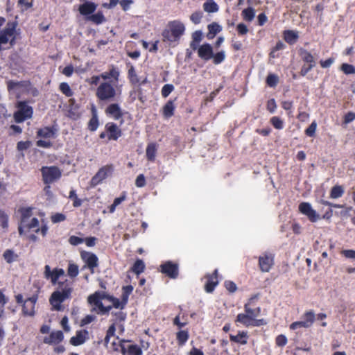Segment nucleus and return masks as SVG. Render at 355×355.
Masks as SVG:
<instances>
[{"label": "nucleus", "mask_w": 355, "mask_h": 355, "mask_svg": "<svg viewBox=\"0 0 355 355\" xmlns=\"http://www.w3.org/2000/svg\"><path fill=\"white\" fill-rule=\"evenodd\" d=\"M37 135H38V136H40L41 137L50 138V137H53V132L50 128L46 127V128L40 129L37 131Z\"/></svg>", "instance_id": "39"}, {"label": "nucleus", "mask_w": 355, "mask_h": 355, "mask_svg": "<svg viewBox=\"0 0 355 355\" xmlns=\"http://www.w3.org/2000/svg\"><path fill=\"white\" fill-rule=\"evenodd\" d=\"M88 338V331L86 330L78 331L76 336L71 338L70 343L71 345L77 346L85 342Z\"/></svg>", "instance_id": "19"}, {"label": "nucleus", "mask_w": 355, "mask_h": 355, "mask_svg": "<svg viewBox=\"0 0 355 355\" xmlns=\"http://www.w3.org/2000/svg\"><path fill=\"white\" fill-rule=\"evenodd\" d=\"M31 145V141H19L17 145V148L19 151H22L24 150L28 149Z\"/></svg>", "instance_id": "55"}, {"label": "nucleus", "mask_w": 355, "mask_h": 355, "mask_svg": "<svg viewBox=\"0 0 355 355\" xmlns=\"http://www.w3.org/2000/svg\"><path fill=\"white\" fill-rule=\"evenodd\" d=\"M119 76L120 73L119 70L114 67H112L109 71L103 72L100 75L101 78L103 79L105 81H107V80L112 78L113 80L110 81L115 83H118Z\"/></svg>", "instance_id": "16"}, {"label": "nucleus", "mask_w": 355, "mask_h": 355, "mask_svg": "<svg viewBox=\"0 0 355 355\" xmlns=\"http://www.w3.org/2000/svg\"><path fill=\"white\" fill-rule=\"evenodd\" d=\"M128 352L130 355H141V349L137 345H130Z\"/></svg>", "instance_id": "56"}, {"label": "nucleus", "mask_w": 355, "mask_h": 355, "mask_svg": "<svg viewBox=\"0 0 355 355\" xmlns=\"http://www.w3.org/2000/svg\"><path fill=\"white\" fill-rule=\"evenodd\" d=\"M245 311L247 314H249L253 319L257 317L260 312L261 309L259 307L252 309L250 307L249 303H247L244 306Z\"/></svg>", "instance_id": "34"}, {"label": "nucleus", "mask_w": 355, "mask_h": 355, "mask_svg": "<svg viewBox=\"0 0 355 355\" xmlns=\"http://www.w3.org/2000/svg\"><path fill=\"white\" fill-rule=\"evenodd\" d=\"M3 258L6 261L7 263H10L13 261H15L17 258V255L14 253V252L11 250H7L4 252Z\"/></svg>", "instance_id": "37"}, {"label": "nucleus", "mask_w": 355, "mask_h": 355, "mask_svg": "<svg viewBox=\"0 0 355 355\" xmlns=\"http://www.w3.org/2000/svg\"><path fill=\"white\" fill-rule=\"evenodd\" d=\"M236 30L239 35H243L248 33V28L243 23H240L236 26Z\"/></svg>", "instance_id": "58"}, {"label": "nucleus", "mask_w": 355, "mask_h": 355, "mask_svg": "<svg viewBox=\"0 0 355 355\" xmlns=\"http://www.w3.org/2000/svg\"><path fill=\"white\" fill-rule=\"evenodd\" d=\"M144 268L145 265L144 261L141 259H138L134 263L132 270L135 274L139 275L144 271Z\"/></svg>", "instance_id": "33"}, {"label": "nucleus", "mask_w": 355, "mask_h": 355, "mask_svg": "<svg viewBox=\"0 0 355 355\" xmlns=\"http://www.w3.org/2000/svg\"><path fill=\"white\" fill-rule=\"evenodd\" d=\"M37 300V296L33 295L26 299L23 304V313L26 315L33 316L35 314V306Z\"/></svg>", "instance_id": "11"}, {"label": "nucleus", "mask_w": 355, "mask_h": 355, "mask_svg": "<svg viewBox=\"0 0 355 355\" xmlns=\"http://www.w3.org/2000/svg\"><path fill=\"white\" fill-rule=\"evenodd\" d=\"M270 123L276 129L281 130L283 128V121L280 118L277 116L272 117L270 119Z\"/></svg>", "instance_id": "49"}, {"label": "nucleus", "mask_w": 355, "mask_h": 355, "mask_svg": "<svg viewBox=\"0 0 355 355\" xmlns=\"http://www.w3.org/2000/svg\"><path fill=\"white\" fill-rule=\"evenodd\" d=\"M17 111L14 114V119L17 123H21L31 119L33 114V107L26 101H19L17 103Z\"/></svg>", "instance_id": "5"}, {"label": "nucleus", "mask_w": 355, "mask_h": 355, "mask_svg": "<svg viewBox=\"0 0 355 355\" xmlns=\"http://www.w3.org/2000/svg\"><path fill=\"white\" fill-rule=\"evenodd\" d=\"M300 55L302 58V60L309 64H315V62L313 58V56L309 53L308 51L305 49H300Z\"/></svg>", "instance_id": "24"}, {"label": "nucleus", "mask_w": 355, "mask_h": 355, "mask_svg": "<svg viewBox=\"0 0 355 355\" xmlns=\"http://www.w3.org/2000/svg\"><path fill=\"white\" fill-rule=\"evenodd\" d=\"M98 126V120L97 115L95 114L93 115L92 119L89 120V128L92 131H94L97 129Z\"/></svg>", "instance_id": "48"}, {"label": "nucleus", "mask_w": 355, "mask_h": 355, "mask_svg": "<svg viewBox=\"0 0 355 355\" xmlns=\"http://www.w3.org/2000/svg\"><path fill=\"white\" fill-rule=\"evenodd\" d=\"M114 170L113 165H106L101 168L96 174L92 178L90 185L92 187H96L103 180L110 176Z\"/></svg>", "instance_id": "8"}, {"label": "nucleus", "mask_w": 355, "mask_h": 355, "mask_svg": "<svg viewBox=\"0 0 355 355\" xmlns=\"http://www.w3.org/2000/svg\"><path fill=\"white\" fill-rule=\"evenodd\" d=\"M247 334L245 332H240L236 336L230 335L231 341L245 345L247 343Z\"/></svg>", "instance_id": "27"}, {"label": "nucleus", "mask_w": 355, "mask_h": 355, "mask_svg": "<svg viewBox=\"0 0 355 355\" xmlns=\"http://www.w3.org/2000/svg\"><path fill=\"white\" fill-rule=\"evenodd\" d=\"M317 128V123L315 121H313L311 124L305 130L306 135L309 137H313L315 135Z\"/></svg>", "instance_id": "51"}, {"label": "nucleus", "mask_w": 355, "mask_h": 355, "mask_svg": "<svg viewBox=\"0 0 355 355\" xmlns=\"http://www.w3.org/2000/svg\"><path fill=\"white\" fill-rule=\"evenodd\" d=\"M174 89V87L171 84L165 85L162 89V95L164 97H167Z\"/></svg>", "instance_id": "50"}, {"label": "nucleus", "mask_w": 355, "mask_h": 355, "mask_svg": "<svg viewBox=\"0 0 355 355\" xmlns=\"http://www.w3.org/2000/svg\"><path fill=\"white\" fill-rule=\"evenodd\" d=\"M300 211L306 216L311 222H316L320 218V215L312 208L309 202H301L299 205Z\"/></svg>", "instance_id": "10"}, {"label": "nucleus", "mask_w": 355, "mask_h": 355, "mask_svg": "<svg viewBox=\"0 0 355 355\" xmlns=\"http://www.w3.org/2000/svg\"><path fill=\"white\" fill-rule=\"evenodd\" d=\"M106 113L112 116L115 120H118L123 116L122 111L119 105L116 103L110 104L105 110Z\"/></svg>", "instance_id": "18"}, {"label": "nucleus", "mask_w": 355, "mask_h": 355, "mask_svg": "<svg viewBox=\"0 0 355 355\" xmlns=\"http://www.w3.org/2000/svg\"><path fill=\"white\" fill-rule=\"evenodd\" d=\"M128 77L130 78V81L132 84H137L139 83V80L137 76L136 71L133 66H131L128 70Z\"/></svg>", "instance_id": "41"}, {"label": "nucleus", "mask_w": 355, "mask_h": 355, "mask_svg": "<svg viewBox=\"0 0 355 355\" xmlns=\"http://www.w3.org/2000/svg\"><path fill=\"white\" fill-rule=\"evenodd\" d=\"M82 258L85 261L87 266L90 269L91 272H94V268L98 266V257L96 254L91 252H85L82 254Z\"/></svg>", "instance_id": "15"}, {"label": "nucleus", "mask_w": 355, "mask_h": 355, "mask_svg": "<svg viewBox=\"0 0 355 355\" xmlns=\"http://www.w3.org/2000/svg\"><path fill=\"white\" fill-rule=\"evenodd\" d=\"M64 336L61 331L52 332L48 338H45L44 342L49 344L59 343L63 340Z\"/></svg>", "instance_id": "21"}, {"label": "nucleus", "mask_w": 355, "mask_h": 355, "mask_svg": "<svg viewBox=\"0 0 355 355\" xmlns=\"http://www.w3.org/2000/svg\"><path fill=\"white\" fill-rule=\"evenodd\" d=\"M145 184H146V180H145V177L144 176V175H142V174L139 175L135 181L136 186L138 187H142L145 185Z\"/></svg>", "instance_id": "64"}, {"label": "nucleus", "mask_w": 355, "mask_h": 355, "mask_svg": "<svg viewBox=\"0 0 355 355\" xmlns=\"http://www.w3.org/2000/svg\"><path fill=\"white\" fill-rule=\"evenodd\" d=\"M112 315L115 316V319H114V323L118 321H123L125 318V314L121 311H118L115 313L112 312Z\"/></svg>", "instance_id": "59"}, {"label": "nucleus", "mask_w": 355, "mask_h": 355, "mask_svg": "<svg viewBox=\"0 0 355 355\" xmlns=\"http://www.w3.org/2000/svg\"><path fill=\"white\" fill-rule=\"evenodd\" d=\"M69 198L73 200V205L74 207H78L82 205V200L78 198L74 190L70 191Z\"/></svg>", "instance_id": "45"}, {"label": "nucleus", "mask_w": 355, "mask_h": 355, "mask_svg": "<svg viewBox=\"0 0 355 355\" xmlns=\"http://www.w3.org/2000/svg\"><path fill=\"white\" fill-rule=\"evenodd\" d=\"M203 10L208 13L216 12L219 7L214 0H207L203 3Z\"/></svg>", "instance_id": "23"}, {"label": "nucleus", "mask_w": 355, "mask_h": 355, "mask_svg": "<svg viewBox=\"0 0 355 355\" xmlns=\"http://www.w3.org/2000/svg\"><path fill=\"white\" fill-rule=\"evenodd\" d=\"M115 331H116L115 323L113 322V324L109 327V329L107 331V335L105 338V343L109 342L110 337L112 336L114 334Z\"/></svg>", "instance_id": "61"}, {"label": "nucleus", "mask_w": 355, "mask_h": 355, "mask_svg": "<svg viewBox=\"0 0 355 355\" xmlns=\"http://www.w3.org/2000/svg\"><path fill=\"white\" fill-rule=\"evenodd\" d=\"M340 69L347 75L355 73V67L349 64H343L340 67Z\"/></svg>", "instance_id": "44"}, {"label": "nucleus", "mask_w": 355, "mask_h": 355, "mask_svg": "<svg viewBox=\"0 0 355 355\" xmlns=\"http://www.w3.org/2000/svg\"><path fill=\"white\" fill-rule=\"evenodd\" d=\"M33 209L31 207L21 208V220L18 228L19 234H22L24 232L36 228L39 225V220L35 217H32Z\"/></svg>", "instance_id": "2"}, {"label": "nucleus", "mask_w": 355, "mask_h": 355, "mask_svg": "<svg viewBox=\"0 0 355 355\" xmlns=\"http://www.w3.org/2000/svg\"><path fill=\"white\" fill-rule=\"evenodd\" d=\"M168 29L163 33L164 40L171 42L178 41L184 34L185 26L182 22L178 20L170 21L168 24Z\"/></svg>", "instance_id": "3"}, {"label": "nucleus", "mask_w": 355, "mask_h": 355, "mask_svg": "<svg viewBox=\"0 0 355 355\" xmlns=\"http://www.w3.org/2000/svg\"><path fill=\"white\" fill-rule=\"evenodd\" d=\"M189 338V333L187 331H180L177 333V340L180 345H183Z\"/></svg>", "instance_id": "35"}, {"label": "nucleus", "mask_w": 355, "mask_h": 355, "mask_svg": "<svg viewBox=\"0 0 355 355\" xmlns=\"http://www.w3.org/2000/svg\"><path fill=\"white\" fill-rule=\"evenodd\" d=\"M8 89L10 91H13L16 94L17 97L19 98V95L29 92L30 89L31 88V85L28 81H13L9 80L7 83Z\"/></svg>", "instance_id": "7"}, {"label": "nucleus", "mask_w": 355, "mask_h": 355, "mask_svg": "<svg viewBox=\"0 0 355 355\" xmlns=\"http://www.w3.org/2000/svg\"><path fill=\"white\" fill-rule=\"evenodd\" d=\"M71 291V288L67 286L62 288L61 291H54L49 299L50 304L52 305L53 309L56 311L61 310V303L70 297Z\"/></svg>", "instance_id": "4"}, {"label": "nucleus", "mask_w": 355, "mask_h": 355, "mask_svg": "<svg viewBox=\"0 0 355 355\" xmlns=\"http://www.w3.org/2000/svg\"><path fill=\"white\" fill-rule=\"evenodd\" d=\"M69 242L73 245H78L83 242V239L76 236H71L69 239Z\"/></svg>", "instance_id": "63"}, {"label": "nucleus", "mask_w": 355, "mask_h": 355, "mask_svg": "<svg viewBox=\"0 0 355 355\" xmlns=\"http://www.w3.org/2000/svg\"><path fill=\"white\" fill-rule=\"evenodd\" d=\"M209 33L207 35L208 39H212L221 31L220 26L216 23H212L208 25Z\"/></svg>", "instance_id": "25"}, {"label": "nucleus", "mask_w": 355, "mask_h": 355, "mask_svg": "<svg viewBox=\"0 0 355 355\" xmlns=\"http://www.w3.org/2000/svg\"><path fill=\"white\" fill-rule=\"evenodd\" d=\"M175 106L172 101H168L163 107V114L165 117L169 118L173 115Z\"/></svg>", "instance_id": "29"}, {"label": "nucleus", "mask_w": 355, "mask_h": 355, "mask_svg": "<svg viewBox=\"0 0 355 355\" xmlns=\"http://www.w3.org/2000/svg\"><path fill=\"white\" fill-rule=\"evenodd\" d=\"M211 58L213 59V62L215 64H218L225 60V52L224 51H221L216 54L213 53V57Z\"/></svg>", "instance_id": "40"}, {"label": "nucleus", "mask_w": 355, "mask_h": 355, "mask_svg": "<svg viewBox=\"0 0 355 355\" xmlns=\"http://www.w3.org/2000/svg\"><path fill=\"white\" fill-rule=\"evenodd\" d=\"M277 80V77L274 74L268 75L266 79L267 84L270 87L275 86Z\"/></svg>", "instance_id": "60"}, {"label": "nucleus", "mask_w": 355, "mask_h": 355, "mask_svg": "<svg viewBox=\"0 0 355 355\" xmlns=\"http://www.w3.org/2000/svg\"><path fill=\"white\" fill-rule=\"evenodd\" d=\"M87 19L96 24H101L105 21V18L101 12L87 16Z\"/></svg>", "instance_id": "26"}, {"label": "nucleus", "mask_w": 355, "mask_h": 355, "mask_svg": "<svg viewBox=\"0 0 355 355\" xmlns=\"http://www.w3.org/2000/svg\"><path fill=\"white\" fill-rule=\"evenodd\" d=\"M42 180L46 184L58 180L61 176V171L56 166H43L41 168Z\"/></svg>", "instance_id": "6"}, {"label": "nucleus", "mask_w": 355, "mask_h": 355, "mask_svg": "<svg viewBox=\"0 0 355 355\" xmlns=\"http://www.w3.org/2000/svg\"><path fill=\"white\" fill-rule=\"evenodd\" d=\"M109 299H110V301L112 302V306L114 307H115L116 309H122L124 307V306L125 305V304L127 303V302H125V301L123 300L121 302V301H119V299H116V298H114L112 297H109Z\"/></svg>", "instance_id": "46"}, {"label": "nucleus", "mask_w": 355, "mask_h": 355, "mask_svg": "<svg viewBox=\"0 0 355 355\" xmlns=\"http://www.w3.org/2000/svg\"><path fill=\"white\" fill-rule=\"evenodd\" d=\"M300 327L308 328L307 324L303 320L293 322L290 326L291 329H296Z\"/></svg>", "instance_id": "62"}, {"label": "nucleus", "mask_w": 355, "mask_h": 355, "mask_svg": "<svg viewBox=\"0 0 355 355\" xmlns=\"http://www.w3.org/2000/svg\"><path fill=\"white\" fill-rule=\"evenodd\" d=\"M132 290L133 287L130 285L123 287V293L122 295V298L125 301V302H127L128 296L132 293Z\"/></svg>", "instance_id": "52"}, {"label": "nucleus", "mask_w": 355, "mask_h": 355, "mask_svg": "<svg viewBox=\"0 0 355 355\" xmlns=\"http://www.w3.org/2000/svg\"><path fill=\"white\" fill-rule=\"evenodd\" d=\"M157 152L156 145L153 143L149 144L146 148V157L148 160L153 161Z\"/></svg>", "instance_id": "30"}, {"label": "nucleus", "mask_w": 355, "mask_h": 355, "mask_svg": "<svg viewBox=\"0 0 355 355\" xmlns=\"http://www.w3.org/2000/svg\"><path fill=\"white\" fill-rule=\"evenodd\" d=\"M66 219L65 215L61 213H56L51 216V221L53 223H60L64 221Z\"/></svg>", "instance_id": "54"}, {"label": "nucleus", "mask_w": 355, "mask_h": 355, "mask_svg": "<svg viewBox=\"0 0 355 355\" xmlns=\"http://www.w3.org/2000/svg\"><path fill=\"white\" fill-rule=\"evenodd\" d=\"M120 92L117 83L104 81L96 89V96L103 101H112Z\"/></svg>", "instance_id": "1"}, {"label": "nucleus", "mask_w": 355, "mask_h": 355, "mask_svg": "<svg viewBox=\"0 0 355 355\" xmlns=\"http://www.w3.org/2000/svg\"><path fill=\"white\" fill-rule=\"evenodd\" d=\"M162 272L171 278H176L178 275V265L168 261L161 266Z\"/></svg>", "instance_id": "14"}, {"label": "nucleus", "mask_w": 355, "mask_h": 355, "mask_svg": "<svg viewBox=\"0 0 355 355\" xmlns=\"http://www.w3.org/2000/svg\"><path fill=\"white\" fill-rule=\"evenodd\" d=\"M302 320L307 324V327H311L315 320V313L313 311L306 312L302 316Z\"/></svg>", "instance_id": "32"}, {"label": "nucleus", "mask_w": 355, "mask_h": 355, "mask_svg": "<svg viewBox=\"0 0 355 355\" xmlns=\"http://www.w3.org/2000/svg\"><path fill=\"white\" fill-rule=\"evenodd\" d=\"M242 17L247 21H252L255 17V10L252 7L244 9L242 11Z\"/></svg>", "instance_id": "28"}, {"label": "nucleus", "mask_w": 355, "mask_h": 355, "mask_svg": "<svg viewBox=\"0 0 355 355\" xmlns=\"http://www.w3.org/2000/svg\"><path fill=\"white\" fill-rule=\"evenodd\" d=\"M344 193V189L342 186L336 185L332 187L330 192V197L334 199L341 197Z\"/></svg>", "instance_id": "31"}, {"label": "nucleus", "mask_w": 355, "mask_h": 355, "mask_svg": "<svg viewBox=\"0 0 355 355\" xmlns=\"http://www.w3.org/2000/svg\"><path fill=\"white\" fill-rule=\"evenodd\" d=\"M297 38V34L293 31H286L284 33V39L285 40L290 43H294Z\"/></svg>", "instance_id": "36"}, {"label": "nucleus", "mask_w": 355, "mask_h": 355, "mask_svg": "<svg viewBox=\"0 0 355 355\" xmlns=\"http://www.w3.org/2000/svg\"><path fill=\"white\" fill-rule=\"evenodd\" d=\"M202 17V12L200 11H197L193 12L191 17V20L196 24H199L201 21V19Z\"/></svg>", "instance_id": "53"}, {"label": "nucleus", "mask_w": 355, "mask_h": 355, "mask_svg": "<svg viewBox=\"0 0 355 355\" xmlns=\"http://www.w3.org/2000/svg\"><path fill=\"white\" fill-rule=\"evenodd\" d=\"M0 225L4 229L8 226V216L2 209H0Z\"/></svg>", "instance_id": "42"}, {"label": "nucleus", "mask_w": 355, "mask_h": 355, "mask_svg": "<svg viewBox=\"0 0 355 355\" xmlns=\"http://www.w3.org/2000/svg\"><path fill=\"white\" fill-rule=\"evenodd\" d=\"M105 297L104 294L101 295L99 293L96 292L94 294L91 295L88 297V302L96 306L102 314L107 313L112 308V306H104L101 300Z\"/></svg>", "instance_id": "9"}, {"label": "nucleus", "mask_w": 355, "mask_h": 355, "mask_svg": "<svg viewBox=\"0 0 355 355\" xmlns=\"http://www.w3.org/2000/svg\"><path fill=\"white\" fill-rule=\"evenodd\" d=\"M60 89L67 97H70L73 95V92L67 83H62L60 85Z\"/></svg>", "instance_id": "43"}, {"label": "nucleus", "mask_w": 355, "mask_h": 355, "mask_svg": "<svg viewBox=\"0 0 355 355\" xmlns=\"http://www.w3.org/2000/svg\"><path fill=\"white\" fill-rule=\"evenodd\" d=\"M341 254L347 259L355 260V250H343L341 251Z\"/></svg>", "instance_id": "57"}, {"label": "nucleus", "mask_w": 355, "mask_h": 355, "mask_svg": "<svg viewBox=\"0 0 355 355\" xmlns=\"http://www.w3.org/2000/svg\"><path fill=\"white\" fill-rule=\"evenodd\" d=\"M198 54L201 59L209 60L213 57V48L208 43L203 44L199 46Z\"/></svg>", "instance_id": "13"}, {"label": "nucleus", "mask_w": 355, "mask_h": 355, "mask_svg": "<svg viewBox=\"0 0 355 355\" xmlns=\"http://www.w3.org/2000/svg\"><path fill=\"white\" fill-rule=\"evenodd\" d=\"M259 265L263 272H269L273 265V256L270 254H265L259 257Z\"/></svg>", "instance_id": "12"}, {"label": "nucleus", "mask_w": 355, "mask_h": 355, "mask_svg": "<svg viewBox=\"0 0 355 355\" xmlns=\"http://www.w3.org/2000/svg\"><path fill=\"white\" fill-rule=\"evenodd\" d=\"M64 274V271L62 268H55L53 270L52 275L51 277V281L53 284L57 283L58 279Z\"/></svg>", "instance_id": "38"}, {"label": "nucleus", "mask_w": 355, "mask_h": 355, "mask_svg": "<svg viewBox=\"0 0 355 355\" xmlns=\"http://www.w3.org/2000/svg\"><path fill=\"white\" fill-rule=\"evenodd\" d=\"M106 129L109 132V139L116 140L121 135V132L118 126L113 123H108Z\"/></svg>", "instance_id": "20"}, {"label": "nucleus", "mask_w": 355, "mask_h": 355, "mask_svg": "<svg viewBox=\"0 0 355 355\" xmlns=\"http://www.w3.org/2000/svg\"><path fill=\"white\" fill-rule=\"evenodd\" d=\"M68 275L71 277H75L78 274V267L77 265L70 263L68 267Z\"/></svg>", "instance_id": "47"}, {"label": "nucleus", "mask_w": 355, "mask_h": 355, "mask_svg": "<svg viewBox=\"0 0 355 355\" xmlns=\"http://www.w3.org/2000/svg\"><path fill=\"white\" fill-rule=\"evenodd\" d=\"M97 5L93 2L87 1L80 5L78 8V11L82 15H89L92 14L96 9Z\"/></svg>", "instance_id": "17"}, {"label": "nucleus", "mask_w": 355, "mask_h": 355, "mask_svg": "<svg viewBox=\"0 0 355 355\" xmlns=\"http://www.w3.org/2000/svg\"><path fill=\"white\" fill-rule=\"evenodd\" d=\"M236 322H240L246 327H249L252 326L253 318L249 314L239 313L236 317Z\"/></svg>", "instance_id": "22"}]
</instances>
